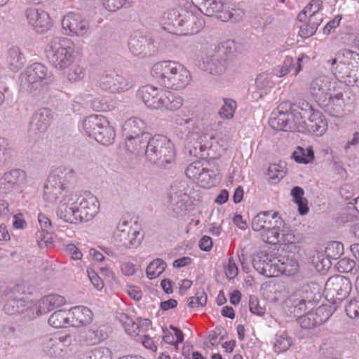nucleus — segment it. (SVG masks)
I'll return each mask as SVG.
<instances>
[{
	"instance_id": "f257e3e1",
	"label": "nucleus",
	"mask_w": 359,
	"mask_h": 359,
	"mask_svg": "<svg viewBox=\"0 0 359 359\" xmlns=\"http://www.w3.org/2000/svg\"><path fill=\"white\" fill-rule=\"evenodd\" d=\"M255 269L266 277H275L279 274L293 276L299 269L298 262L283 248L261 252L252 259Z\"/></svg>"
},
{
	"instance_id": "f03ea898",
	"label": "nucleus",
	"mask_w": 359,
	"mask_h": 359,
	"mask_svg": "<svg viewBox=\"0 0 359 359\" xmlns=\"http://www.w3.org/2000/svg\"><path fill=\"white\" fill-rule=\"evenodd\" d=\"M77 180V174L74 169L66 165H60L49 174L44 187L43 198L50 203L61 201L68 196L69 193H74L71 188Z\"/></svg>"
},
{
	"instance_id": "7ed1b4c3",
	"label": "nucleus",
	"mask_w": 359,
	"mask_h": 359,
	"mask_svg": "<svg viewBox=\"0 0 359 359\" xmlns=\"http://www.w3.org/2000/svg\"><path fill=\"white\" fill-rule=\"evenodd\" d=\"M175 133L178 138L189 144L194 142L189 148L191 155L203 156L202 153L211 147L208 140H212L213 137L202 133L201 128L196 119L177 116L175 118Z\"/></svg>"
},
{
	"instance_id": "20e7f679",
	"label": "nucleus",
	"mask_w": 359,
	"mask_h": 359,
	"mask_svg": "<svg viewBox=\"0 0 359 359\" xmlns=\"http://www.w3.org/2000/svg\"><path fill=\"white\" fill-rule=\"evenodd\" d=\"M145 161L158 166H165L175 160V150L172 142L165 136L154 135L149 137L144 148Z\"/></svg>"
},
{
	"instance_id": "39448f33",
	"label": "nucleus",
	"mask_w": 359,
	"mask_h": 359,
	"mask_svg": "<svg viewBox=\"0 0 359 359\" xmlns=\"http://www.w3.org/2000/svg\"><path fill=\"white\" fill-rule=\"evenodd\" d=\"M339 63L332 69L335 77L347 86L359 87V53L349 49L337 52Z\"/></svg>"
},
{
	"instance_id": "423d86ee",
	"label": "nucleus",
	"mask_w": 359,
	"mask_h": 359,
	"mask_svg": "<svg viewBox=\"0 0 359 359\" xmlns=\"http://www.w3.org/2000/svg\"><path fill=\"white\" fill-rule=\"evenodd\" d=\"M45 52L52 65L58 69L69 67L74 61L73 42L65 37H55L47 44Z\"/></svg>"
},
{
	"instance_id": "0eeeda50",
	"label": "nucleus",
	"mask_w": 359,
	"mask_h": 359,
	"mask_svg": "<svg viewBox=\"0 0 359 359\" xmlns=\"http://www.w3.org/2000/svg\"><path fill=\"white\" fill-rule=\"evenodd\" d=\"M54 76L48 69L41 63H34L27 67L19 76L20 90L30 93L41 85L53 83Z\"/></svg>"
},
{
	"instance_id": "6e6552de",
	"label": "nucleus",
	"mask_w": 359,
	"mask_h": 359,
	"mask_svg": "<svg viewBox=\"0 0 359 359\" xmlns=\"http://www.w3.org/2000/svg\"><path fill=\"white\" fill-rule=\"evenodd\" d=\"M166 15L165 24L172 27L170 31L172 33L179 32L184 35L197 33L202 26L201 22L194 15L184 10L181 12L171 10Z\"/></svg>"
},
{
	"instance_id": "1a4fd4ad",
	"label": "nucleus",
	"mask_w": 359,
	"mask_h": 359,
	"mask_svg": "<svg viewBox=\"0 0 359 359\" xmlns=\"http://www.w3.org/2000/svg\"><path fill=\"white\" fill-rule=\"evenodd\" d=\"M306 105L309 107V109H301L302 112L299 113V119L295 123V130L314 133L316 135H323L327 128L326 120L321 112L313 110L308 103Z\"/></svg>"
},
{
	"instance_id": "9d476101",
	"label": "nucleus",
	"mask_w": 359,
	"mask_h": 359,
	"mask_svg": "<svg viewBox=\"0 0 359 359\" xmlns=\"http://www.w3.org/2000/svg\"><path fill=\"white\" fill-rule=\"evenodd\" d=\"M142 239L140 231L133 229L126 219L121 220L114 231V243L121 249L137 248L140 245Z\"/></svg>"
},
{
	"instance_id": "9b49d317",
	"label": "nucleus",
	"mask_w": 359,
	"mask_h": 359,
	"mask_svg": "<svg viewBox=\"0 0 359 359\" xmlns=\"http://www.w3.org/2000/svg\"><path fill=\"white\" fill-rule=\"evenodd\" d=\"M352 290L351 280L342 275H335L330 277L325 285L326 298H330L332 304L337 301L342 302L348 297Z\"/></svg>"
},
{
	"instance_id": "f8f14e48",
	"label": "nucleus",
	"mask_w": 359,
	"mask_h": 359,
	"mask_svg": "<svg viewBox=\"0 0 359 359\" xmlns=\"http://www.w3.org/2000/svg\"><path fill=\"white\" fill-rule=\"evenodd\" d=\"M61 23L62 32L67 36L83 37L90 33L88 21L79 13H67Z\"/></svg>"
},
{
	"instance_id": "ddd939ff",
	"label": "nucleus",
	"mask_w": 359,
	"mask_h": 359,
	"mask_svg": "<svg viewBox=\"0 0 359 359\" xmlns=\"http://www.w3.org/2000/svg\"><path fill=\"white\" fill-rule=\"evenodd\" d=\"M302 108L297 107L292 110V104L289 102L280 103L278 108V116L271 121V126L283 131H292L295 130V123L299 119V113Z\"/></svg>"
},
{
	"instance_id": "4468645a",
	"label": "nucleus",
	"mask_w": 359,
	"mask_h": 359,
	"mask_svg": "<svg viewBox=\"0 0 359 359\" xmlns=\"http://www.w3.org/2000/svg\"><path fill=\"white\" fill-rule=\"evenodd\" d=\"M100 88L109 93H121L133 86V81L115 73H106L98 81Z\"/></svg>"
},
{
	"instance_id": "2eb2a0df",
	"label": "nucleus",
	"mask_w": 359,
	"mask_h": 359,
	"mask_svg": "<svg viewBox=\"0 0 359 359\" xmlns=\"http://www.w3.org/2000/svg\"><path fill=\"white\" fill-rule=\"evenodd\" d=\"M24 14L28 25L36 33L43 34L52 27L49 13L42 8L29 7L25 9Z\"/></svg>"
},
{
	"instance_id": "dca6fc26",
	"label": "nucleus",
	"mask_w": 359,
	"mask_h": 359,
	"mask_svg": "<svg viewBox=\"0 0 359 359\" xmlns=\"http://www.w3.org/2000/svg\"><path fill=\"white\" fill-rule=\"evenodd\" d=\"M79 198L76 193H69L68 196L64 198L57 210V215L61 219L71 224H79L80 217L78 210V201Z\"/></svg>"
},
{
	"instance_id": "f3484780",
	"label": "nucleus",
	"mask_w": 359,
	"mask_h": 359,
	"mask_svg": "<svg viewBox=\"0 0 359 359\" xmlns=\"http://www.w3.org/2000/svg\"><path fill=\"white\" fill-rule=\"evenodd\" d=\"M26 183V172L21 169L6 172L0 177V195L6 196L19 190Z\"/></svg>"
},
{
	"instance_id": "a211bd4d",
	"label": "nucleus",
	"mask_w": 359,
	"mask_h": 359,
	"mask_svg": "<svg viewBox=\"0 0 359 359\" xmlns=\"http://www.w3.org/2000/svg\"><path fill=\"white\" fill-rule=\"evenodd\" d=\"M332 316L331 308L328 306H320L315 311L308 312L306 315L301 313L298 317V323L304 329H313L325 323Z\"/></svg>"
},
{
	"instance_id": "6ab92c4d",
	"label": "nucleus",
	"mask_w": 359,
	"mask_h": 359,
	"mask_svg": "<svg viewBox=\"0 0 359 359\" xmlns=\"http://www.w3.org/2000/svg\"><path fill=\"white\" fill-rule=\"evenodd\" d=\"M128 47L134 55L141 57L151 56L157 52V48L153 40L137 32L130 36Z\"/></svg>"
},
{
	"instance_id": "aec40b11",
	"label": "nucleus",
	"mask_w": 359,
	"mask_h": 359,
	"mask_svg": "<svg viewBox=\"0 0 359 359\" xmlns=\"http://www.w3.org/2000/svg\"><path fill=\"white\" fill-rule=\"evenodd\" d=\"M25 293L24 287L21 285H15L6 294V303L4 311L8 315H14L24 312L27 307V302L23 299Z\"/></svg>"
},
{
	"instance_id": "412c9836",
	"label": "nucleus",
	"mask_w": 359,
	"mask_h": 359,
	"mask_svg": "<svg viewBox=\"0 0 359 359\" xmlns=\"http://www.w3.org/2000/svg\"><path fill=\"white\" fill-rule=\"evenodd\" d=\"M79 198L77 205L81 223L93 219L100 211L97 198L91 193H85Z\"/></svg>"
},
{
	"instance_id": "4be33fe9",
	"label": "nucleus",
	"mask_w": 359,
	"mask_h": 359,
	"mask_svg": "<svg viewBox=\"0 0 359 359\" xmlns=\"http://www.w3.org/2000/svg\"><path fill=\"white\" fill-rule=\"evenodd\" d=\"M176 62L164 60L155 63L151 69V76L160 86L168 88L171 85Z\"/></svg>"
},
{
	"instance_id": "5701e85b",
	"label": "nucleus",
	"mask_w": 359,
	"mask_h": 359,
	"mask_svg": "<svg viewBox=\"0 0 359 359\" xmlns=\"http://www.w3.org/2000/svg\"><path fill=\"white\" fill-rule=\"evenodd\" d=\"M54 119V114L47 107H43L36 110L30 122V132L35 135L45 133Z\"/></svg>"
},
{
	"instance_id": "b1692460",
	"label": "nucleus",
	"mask_w": 359,
	"mask_h": 359,
	"mask_svg": "<svg viewBox=\"0 0 359 359\" xmlns=\"http://www.w3.org/2000/svg\"><path fill=\"white\" fill-rule=\"evenodd\" d=\"M168 208L176 215H182L192 205V201L188 194L182 189H173L168 196Z\"/></svg>"
},
{
	"instance_id": "393cba45",
	"label": "nucleus",
	"mask_w": 359,
	"mask_h": 359,
	"mask_svg": "<svg viewBox=\"0 0 359 359\" xmlns=\"http://www.w3.org/2000/svg\"><path fill=\"white\" fill-rule=\"evenodd\" d=\"M284 222L278 216L277 212L265 211L258 213L252 221L254 231H265L273 226H281Z\"/></svg>"
},
{
	"instance_id": "a878e982",
	"label": "nucleus",
	"mask_w": 359,
	"mask_h": 359,
	"mask_svg": "<svg viewBox=\"0 0 359 359\" xmlns=\"http://www.w3.org/2000/svg\"><path fill=\"white\" fill-rule=\"evenodd\" d=\"M318 105L330 116H340L343 114L346 106L344 93L339 92L333 95L331 93Z\"/></svg>"
},
{
	"instance_id": "bb28decb",
	"label": "nucleus",
	"mask_w": 359,
	"mask_h": 359,
	"mask_svg": "<svg viewBox=\"0 0 359 359\" xmlns=\"http://www.w3.org/2000/svg\"><path fill=\"white\" fill-rule=\"evenodd\" d=\"M163 91V89L154 86L146 85L139 88L137 97L148 108L158 109L160 108Z\"/></svg>"
},
{
	"instance_id": "cd10ccee",
	"label": "nucleus",
	"mask_w": 359,
	"mask_h": 359,
	"mask_svg": "<svg viewBox=\"0 0 359 359\" xmlns=\"http://www.w3.org/2000/svg\"><path fill=\"white\" fill-rule=\"evenodd\" d=\"M331 82L328 77L320 76L314 79L310 84V92L318 104L331 93Z\"/></svg>"
},
{
	"instance_id": "c85d7f7f",
	"label": "nucleus",
	"mask_w": 359,
	"mask_h": 359,
	"mask_svg": "<svg viewBox=\"0 0 359 359\" xmlns=\"http://www.w3.org/2000/svg\"><path fill=\"white\" fill-rule=\"evenodd\" d=\"M146 129L147 123L144 120L138 117H132L125 121L123 126V135L125 137H130L151 135L145 131Z\"/></svg>"
},
{
	"instance_id": "c756f323",
	"label": "nucleus",
	"mask_w": 359,
	"mask_h": 359,
	"mask_svg": "<svg viewBox=\"0 0 359 359\" xmlns=\"http://www.w3.org/2000/svg\"><path fill=\"white\" fill-rule=\"evenodd\" d=\"M226 59L222 58L215 51L203 59L202 69L209 74L217 75L225 70Z\"/></svg>"
},
{
	"instance_id": "7c9ffc66",
	"label": "nucleus",
	"mask_w": 359,
	"mask_h": 359,
	"mask_svg": "<svg viewBox=\"0 0 359 359\" xmlns=\"http://www.w3.org/2000/svg\"><path fill=\"white\" fill-rule=\"evenodd\" d=\"M71 324L79 327L90 324L93 320V313L90 309L84 306H77L69 311Z\"/></svg>"
},
{
	"instance_id": "2f4dec72",
	"label": "nucleus",
	"mask_w": 359,
	"mask_h": 359,
	"mask_svg": "<svg viewBox=\"0 0 359 359\" xmlns=\"http://www.w3.org/2000/svg\"><path fill=\"white\" fill-rule=\"evenodd\" d=\"M191 74L181 64L176 62L175 65V72L172 74L171 85L168 88L179 90L184 89L191 81Z\"/></svg>"
},
{
	"instance_id": "473e14b6",
	"label": "nucleus",
	"mask_w": 359,
	"mask_h": 359,
	"mask_svg": "<svg viewBox=\"0 0 359 359\" xmlns=\"http://www.w3.org/2000/svg\"><path fill=\"white\" fill-rule=\"evenodd\" d=\"M272 21L270 10L264 6L259 5L250 11V22L255 28L269 25Z\"/></svg>"
},
{
	"instance_id": "72a5a7b5",
	"label": "nucleus",
	"mask_w": 359,
	"mask_h": 359,
	"mask_svg": "<svg viewBox=\"0 0 359 359\" xmlns=\"http://www.w3.org/2000/svg\"><path fill=\"white\" fill-rule=\"evenodd\" d=\"M283 306L287 314L292 317L300 316L309 309L296 292L285 300Z\"/></svg>"
},
{
	"instance_id": "f704fd0d",
	"label": "nucleus",
	"mask_w": 359,
	"mask_h": 359,
	"mask_svg": "<svg viewBox=\"0 0 359 359\" xmlns=\"http://www.w3.org/2000/svg\"><path fill=\"white\" fill-rule=\"evenodd\" d=\"M65 303V298L60 294H51L45 296L39 302V312L41 314L48 313Z\"/></svg>"
},
{
	"instance_id": "c9c22d12",
	"label": "nucleus",
	"mask_w": 359,
	"mask_h": 359,
	"mask_svg": "<svg viewBox=\"0 0 359 359\" xmlns=\"http://www.w3.org/2000/svg\"><path fill=\"white\" fill-rule=\"evenodd\" d=\"M160 104L161 110L176 111L183 105V99L180 95L163 90Z\"/></svg>"
},
{
	"instance_id": "e433bc0d",
	"label": "nucleus",
	"mask_w": 359,
	"mask_h": 359,
	"mask_svg": "<svg viewBox=\"0 0 359 359\" xmlns=\"http://www.w3.org/2000/svg\"><path fill=\"white\" fill-rule=\"evenodd\" d=\"M149 137V135L125 137L126 147L130 152L139 156H144V148L147 147Z\"/></svg>"
},
{
	"instance_id": "4c0bfd02",
	"label": "nucleus",
	"mask_w": 359,
	"mask_h": 359,
	"mask_svg": "<svg viewBox=\"0 0 359 359\" xmlns=\"http://www.w3.org/2000/svg\"><path fill=\"white\" fill-rule=\"evenodd\" d=\"M115 135L114 129L109 126V121L105 118L102 119V126H100L94 139L103 145H109L113 143Z\"/></svg>"
},
{
	"instance_id": "58836bf2",
	"label": "nucleus",
	"mask_w": 359,
	"mask_h": 359,
	"mask_svg": "<svg viewBox=\"0 0 359 359\" xmlns=\"http://www.w3.org/2000/svg\"><path fill=\"white\" fill-rule=\"evenodd\" d=\"M102 119H105V117L101 115H91L84 119L83 128L88 137L94 138L102 126Z\"/></svg>"
},
{
	"instance_id": "ea45409f",
	"label": "nucleus",
	"mask_w": 359,
	"mask_h": 359,
	"mask_svg": "<svg viewBox=\"0 0 359 359\" xmlns=\"http://www.w3.org/2000/svg\"><path fill=\"white\" fill-rule=\"evenodd\" d=\"M302 60V58L299 57L297 58V63L294 65L292 57L287 56L283 61V65L281 67L276 68L274 69V73L276 74V76L282 77L289 73L290 68L294 67L295 69L293 75L296 76L302 69L301 65Z\"/></svg>"
},
{
	"instance_id": "a19ab883",
	"label": "nucleus",
	"mask_w": 359,
	"mask_h": 359,
	"mask_svg": "<svg viewBox=\"0 0 359 359\" xmlns=\"http://www.w3.org/2000/svg\"><path fill=\"white\" fill-rule=\"evenodd\" d=\"M320 14H310L307 23L300 27V35L307 38L313 36L322 22Z\"/></svg>"
},
{
	"instance_id": "79ce46f5",
	"label": "nucleus",
	"mask_w": 359,
	"mask_h": 359,
	"mask_svg": "<svg viewBox=\"0 0 359 359\" xmlns=\"http://www.w3.org/2000/svg\"><path fill=\"white\" fill-rule=\"evenodd\" d=\"M25 57L18 47H12L8 50L7 62L11 70L17 72L25 63Z\"/></svg>"
},
{
	"instance_id": "37998d69",
	"label": "nucleus",
	"mask_w": 359,
	"mask_h": 359,
	"mask_svg": "<svg viewBox=\"0 0 359 359\" xmlns=\"http://www.w3.org/2000/svg\"><path fill=\"white\" fill-rule=\"evenodd\" d=\"M71 323L69 311L60 309L55 311L49 318L48 323L53 327H66Z\"/></svg>"
},
{
	"instance_id": "c03bdc74",
	"label": "nucleus",
	"mask_w": 359,
	"mask_h": 359,
	"mask_svg": "<svg viewBox=\"0 0 359 359\" xmlns=\"http://www.w3.org/2000/svg\"><path fill=\"white\" fill-rule=\"evenodd\" d=\"M214 51L220 57L225 58L226 60L229 57L232 56L237 51V47L233 40L228 39L216 46Z\"/></svg>"
},
{
	"instance_id": "a18cd8bd",
	"label": "nucleus",
	"mask_w": 359,
	"mask_h": 359,
	"mask_svg": "<svg viewBox=\"0 0 359 359\" xmlns=\"http://www.w3.org/2000/svg\"><path fill=\"white\" fill-rule=\"evenodd\" d=\"M304 191L302 188L296 186L291 190L293 201L298 206V211L301 215H304L309 212L307 200L304 198Z\"/></svg>"
},
{
	"instance_id": "49530a36",
	"label": "nucleus",
	"mask_w": 359,
	"mask_h": 359,
	"mask_svg": "<svg viewBox=\"0 0 359 359\" xmlns=\"http://www.w3.org/2000/svg\"><path fill=\"white\" fill-rule=\"evenodd\" d=\"M292 344V338L288 335L287 332H281L278 333L275 337L273 350L277 353H283L291 346Z\"/></svg>"
},
{
	"instance_id": "de8ad7c7",
	"label": "nucleus",
	"mask_w": 359,
	"mask_h": 359,
	"mask_svg": "<svg viewBox=\"0 0 359 359\" xmlns=\"http://www.w3.org/2000/svg\"><path fill=\"white\" fill-rule=\"evenodd\" d=\"M107 337L104 327L93 326L88 330L86 341L90 345L100 343Z\"/></svg>"
},
{
	"instance_id": "09e8293b",
	"label": "nucleus",
	"mask_w": 359,
	"mask_h": 359,
	"mask_svg": "<svg viewBox=\"0 0 359 359\" xmlns=\"http://www.w3.org/2000/svg\"><path fill=\"white\" fill-rule=\"evenodd\" d=\"M197 181L200 187L206 189L215 187L219 183L214 170L208 169L206 166L205 170L201 172Z\"/></svg>"
},
{
	"instance_id": "8fccbe9b",
	"label": "nucleus",
	"mask_w": 359,
	"mask_h": 359,
	"mask_svg": "<svg viewBox=\"0 0 359 359\" xmlns=\"http://www.w3.org/2000/svg\"><path fill=\"white\" fill-rule=\"evenodd\" d=\"M336 267L339 273H350L357 276L359 274V264L351 258H341L337 263Z\"/></svg>"
},
{
	"instance_id": "3c124183",
	"label": "nucleus",
	"mask_w": 359,
	"mask_h": 359,
	"mask_svg": "<svg viewBox=\"0 0 359 359\" xmlns=\"http://www.w3.org/2000/svg\"><path fill=\"white\" fill-rule=\"evenodd\" d=\"M292 158L297 163L306 164L313 160L314 151L311 147H307L306 149L302 147H298L293 152Z\"/></svg>"
},
{
	"instance_id": "603ef678",
	"label": "nucleus",
	"mask_w": 359,
	"mask_h": 359,
	"mask_svg": "<svg viewBox=\"0 0 359 359\" xmlns=\"http://www.w3.org/2000/svg\"><path fill=\"white\" fill-rule=\"evenodd\" d=\"M13 151V145L11 140L0 136V167L11 158Z\"/></svg>"
},
{
	"instance_id": "864d4df0",
	"label": "nucleus",
	"mask_w": 359,
	"mask_h": 359,
	"mask_svg": "<svg viewBox=\"0 0 359 359\" xmlns=\"http://www.w3.org/2000/svg\"><path fill=\"white\" fill-rule=\"evenodd\" d=\"M166 263L161 259L152 261L147 268V276L149 279L158 277L165 269Z\"/></svg>"
},
{
	"instance_id": "5fc2aeb1",
	"label": "nucleus",
	"mask_w": 359,
	"mask_h": 359,
	"mask_svg": "<svg viewBox=\"0 0 359 359\" xmlns=\"http://www.w3.org/2000/svg\"><path fill=\"white\" fill-rule=\"evenodd\" d=\"M297 294L301 298V300L311 309L315 304L316 294L311 290L309 285H304L296 291Z\"/></svg>"
},
{
	"instance_id": "6e6d98bb",
	"label": "nucleus",
	"mask_w": 359,
	"mask_h": 359,
	"mask_svg": "<svg viewBox=\"0 0 359 359\" xmlns=\"http://www.w3.org/2000/svg\"><path fill=\"white\" fill-rule=\"evenodd\" d=\"M116 318L124 327L126 332L130 335H137L139 330L138 324L133 320L129 316L124 313H119L117 314Z\"/></svg>"
},
{
	"instance_id": "4d7b16f0",
	"label": "nucleus",
	"mask_w": 359,
	"mask_h": 359,
	"mask_svg": "<svg viewBox=\"0 0 359 359\" xmlns=\"http://www.w3.org/2000/svg\"><path fill=\"white\" fill-rule=\"evenodd\" d=\"M224 104L219 110L218 114L223 119H231L233 117L237 104L231 98H224Z\"/></svg>"
},
{
	"instance_id": "13d9d810",
	"label": "nucleus",
	"mask_w": 359,
	"mask_h": 359,
	"mask_svg": "<svg viewBox=\"0 0 359 359\" xmlns=\"http://www.w3.org/2000/svg\"><path fill=\"white\" fill-rule=\"evenodd\" d=\"M285 175V166L281 163L271 164L267 169L269 180L272 184L278 183Z\"/></svg>"
},
{
	"instance_id": "bf43d9fd",
	"label": "nucleus",
	"mask_w": 359,
	"mask_h": 359,
	"mask_svg": "<svg viewBox=\"0 0 359 359\" xmlns=\"http://www.w3.org/2000/svg\"><path fill=\"white\" fill-rule=\"evenodd\" d=\"M343 253L344 245L338 241L329 242L325 249L326 257L334 260L339 259Z\"/></svg>"
},
{
	"instance_id": "052dcab7",
	"label": "nucleus",
	"mask_w": 359,
	"mask_h": 359,
	"mask_svg": "<svg viewBox=\"0 0 359 359\" xmlns=\"http://www.w3.org/2000/svg\"><path fill=\"white\" fill-rule=\"evenodd\" d=\"M203 1L201 4L202 8H201V11L208 16H212L215 13L222 11L223 9V4L221 2V1Z\"/></svg>"
},
{
	"instance_id": "680f3d73",
	"label": "nucleus",
	"mask_w": 359,
	"mask_h": 359,
	"mask_svg": "<svg viewBox=\"0 0 359 359\" xmlns=\"http://www.w3.org/2000/svg\"><path fill=\"white\" fill-rule=\"evenodd\" d=\"M69 69L67 72V78L70 82H78L81 81L86 75L84 67L79 65L74 64L69 66Z\"/></svg>"
},
{
	"instance_id": "e2e57ef3",
	"label": "nucleus",
	"mask_w": 359,
	"mask_h": 359,
	"mask_svg": "<svg viewBox=\"0 0 359 359\" xmlns=\"http://www.w3.org/2000/svg\"><path fill=\"white\" fill-rule=\"evenodd\" d=\"M205 164L206 162L197 161L191 163L186 169V175L187 177L193 180H198L201 172L205 170Z\"/></svg>"
},
{
	"instance_id": "0e129e2a",
	"label": "nucleus",
	"mask_w": 359,
	"mask_h": 359,
	"mask_svg": "<svg viewBox=\"0 0 359 359\" xmlns=\"http://www.w3.org/2000/svg\"><path fill=\"white\" fill-rule=\"evenodd\" d=\"M281 226H273L262 233V238L265 243L270 244H277L280 242V234Z\"/></svg>"
},
{
	"instance_id": "69168bd1",
	"label": "nucleus",
	"mask_w": 359,
	"mask_h": 359,
	"mask_svg": "<svg viewBox=\"0 0 359 359\" xmlns=\"http://www.w3.org/2000/svg\"><path fill=\"white\" fill-rule=\"evenodd\" d=\"M206 303L207 295L202 288L196 291L195 296L191 297L187 299V306L191 309L203 306Z\"/></svg>"
},
{
	"instance_id": "338daca9",
	"label": "nucleus",
	"mask_w": 359,
	"mask_h": 359,
	"mask_svg": "<svg viewBox=\"0 0 359 359\" xmlns=\"http://www.w3.org/2000/svg\"><path fill=\"white\" fill-rule=\"evenodd\" d=\"M282 236L280 239V242L284 245L287 244H297L299 243L302 239V235L300 233H294L293 231L290 230H281Z\"/></svg>"
},
{
	"instance_id": "774afa93",
	"label": "nucleus",
	"mask_w": 359,
	"mask_h": 359,
	"mask_svg": "<svg viewBox=\"0 0 359 359\" xmlns=\"http://www.w3.org/2000/svg\"><path fill=\"white\" fill-rule=\"evenodd\" d=\"M345 311L351 318H359V297L349 301L345 306Z\"/></svg>"
}]
</instances>
